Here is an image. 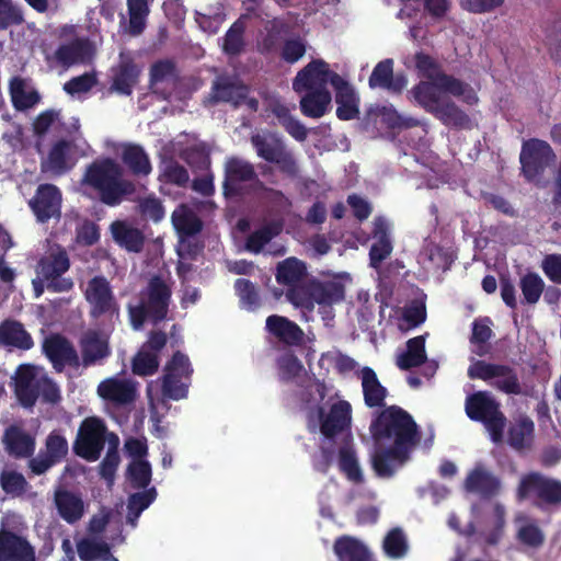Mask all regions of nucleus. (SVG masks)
<instances>
[{
    "mask_svg": "<svg viewBox=\"0 0 561 561\" xmlns=\"http://www.w3.org/2000/svg\"><path fill=\"white\" fill-rule=\"evenodd\" d=\"M82 183L95 191L101 203L110 207L119 205L136 193L135 183L124 178L122 165L108 157L90 163Z\"/></svg>",
    "mask_w": 561,
    "mask_h": 561,
    "instance_id": "nucleus-1",
    "label": "nucleus"
},
{
    "mask_svg": "<svg viewBox=\"0 0 561 561\" xmlns=\"http://www.w3.org/2000/svg\"><path fill=\"white\" fill-rule=\"evenodd\" d=\"M370 433L377 445L389 442L393 446L414 450L421 442L419 425L410 413L398 405L382 410L371 422Z\"/></svg>",
    "mask_w": 561,
    "mask_h": 561,
    "instance_id": "nucleus-2",
    "label": "nucleus"
},
{
    "mask_svg": "<svg viewBox=\"0 0 561 561\" xmlns=\"http://www.w3.org/2000/svg\"><path fill=\"white\" fill-rule=\"evenodd\" d=\"M415 67L419 73L425 78V81H420L410 91L415 102L421 101L419 96V88L424 83L432 87V93H447L456 98H462V101L468 105L478 103L479 98L473 89L466 82L451 75H447L434 57L425 53H416L414 56Z\"/></svg>",
    "mask_w": 561,
    "mask_h": 561,
    "instance_id": "nucleus-3",
    "label": "nucleus"
},
{
    "mask_svg": "<svg viewBox=\"0 0 561 561\" xmlns=\"http://www.w3.org/2000/svg\"><path fill=\"white\" fill-rule=\"evenodd\" d=\"M171 295V288L160 276L150 278L147 287L140 293L139 304L127 306L131 328L140 330L147 320L154 325L165 320Z\"/></svg>",
    "mask_w": 561,
    "mask_h": 561,
    "instance_id": "nucleus-4",
    "label": "nucleus"
},
{
    "mask_svg": "<svg viewBox=\"0 0 561 561\" xmlns=\"http://www.w3.org/2000/svg\"><path fill=\"white\" fill-rule=\"evenodd\" d=\"M557 154L546 140L529 138L519 152L520 175L527 183L543 188L548 184L547 171L554 165Z\"/></svg>",
    "mask_w": 561,
    "mask_h": 561,
    "instance_id": "nucleus-5",
    "label": "nucleus"
},
{
    "mask_svg": "<svg viewBox=\"0 0 561 561\" xmlns=\"http://www.w3.org/2000/svg\"><path fill=\"white\" fill-rule=\"evenodd\" d=\"M465 411L471 421L484 425L493 443L499 444L503 440L507 420L501 410V403L491 392L480 390L467 396Z\"/></svg>",
    "mask_w": 561,
    "mask_h": 561,
    "instance_id": "nucleus-6",
    "label": "nucleus"
},
{
    "mask_svg": "<svg viewBox=\"0 0 561 561\" xmlns=\"http://www.w3.org/2000/svg\"><path fill=\"white\" fill-rule=\"evenodd\" d=\"M254 183L257 190L288 201L282 191L266 187L259 179L254 165L242 158L229 157L224 165L222 193L227 198L243 197L249 193L248 184Z\"/></svg>",
    "mask_w": 561,
    "mask_h": 561,
    "instance_id": "nucleus-7",
    "label": "nucleus"
},
{
    "mask_svg": "<svg viewBox=\"0 0 561 561\" xmlns=\"http://www.w3.org/2000/svg\"><path fill=\"white\" fill-rule=\"evenodd\" d=\"M433 89L428 84H422L419 88L421 101L416 102L427 113L432 114L443 125L455 129H470L471 118L461 110L451 99L432 93Z\"/></svg>",
    "mask_w": 561,
    "mask_h": 561,
    "instance_id": "nucleus-8",
    "label": "nucleus"
},
{
    "mask_svg": "<svg viewBox=\"0 0 561 561\" xmlns=\"http://www.w3.org/2000/svg\"><path fill=\"white\" fill-rule=\"evenodd\" d=\"M70 268V259L67 251L57 247L42 256L36 265V275L45 280L46 288L51 293H67L73 288V280L64 277Z\"/></svg>",
    "mask_w": 561,
    "mask_h": 561,
    "instance_id": "nucleus-9",
    "label": "nucleus"
},
{
    "mask_svg": "<svg viewBox=\"0 0 561 561\" xmlns=\"http://www.w3.org/2000/svg\"><path fill=\"white\" fill-rule=\"evenodd\" d=\"M467 374L470 379L489 382L497 391L505 394L518 396L522 393L517 371L510 365L478 359L469 366Z\"/></svg>",
    "mask_w": 561,
    "mask_h": 561,
    "instance_id": "nucleus-10",
    "label": "nucleus"
},
{
    "mask_svg": "<svg viewBox=\"0 0 561 561\" xmlns=\"http://www.w3.org/2000/svg\"><path fill=\"white\" fill-rule=\"evenodd\" d=\"M84 299L89 306V316L92 319L102 317L118 318L121 306L115 297L110 280L103 275H95L87 282L83 290Z\"/></svg>",
    "mask_w": 561,
    "mask_h": 561,
    "instance_id": "nucleus-11",
    "label": "nucleus"
},
{
    "mask_svg": "<svg viewBox=\"0 0 561 561\" xmlns=\"http://www.w3.org/2000/svg\"><path fill=\"white\" fill-rule=\"evenodd\" d=\"M110 434L101 419L85 417L79 426L73 453L89 462L96 461L101 457L105 443H108Z\"/></svg>",
    "mask_w": 561,
    "mask_h": 561,
    "instance_id": "nucleus-12",
    "label": "nucleus"
},
{
    "mask_svg": "<svg viewBox=\"0 0 561 561\" xmlns=\"http://www.w3.org/2000/svg\"><path fill=\"white\" fill-rule=\"evenodd\" d=\"M516 497L519 502L534 497L536 504H561V481L545 477L539 472H529L522 477Z\"/></svg>",
    "mask_w": 561,
    "mask_h": 561,
    "instance_id": "nucleus-13",
    "label": "nucleus"
},
{
    "mask_svg": "<svg viewBox=\"0 0 561 561\" xmlns=\"http://www.w3.org/2000/svg\"><path fill=\"white\" fill-rule=\"evenodd\" d=\"M297 307L311 308L313 304L332 306L345 298V287L339 280L311 279L305 284V290H291Z\"/></svg>",
    "mask_w": 561,
    "mask_h": 561,
    "instance_id": "nucleus-14",
    "label": "nucleus"
},
{
    "mask_svg": "<svg viewBox=\"0 0 561 561\" xmlns=\"http://www.w3.org/2000/svg\"><path fill=\"white\" fill-rule=\"evenodd\" d=\"M192 374L193 368L187 355L181 351L174 352L164 368L161 385L162 396L175 401L186 398L188 383L182 381V379L190 380Z\"/></svg>",
    "mask_w": 561,
    "mask_h": 561,
    "instance_id": "nucleus-15",
    "label": "nucleus"
},
{
    "mask_svg": "<svg viewBox=\"0 0 561 561\" xmlns=\"http://www.w3.org/2000/svg\"><path fill=\"white\" fill-rule=\"evenodd\" d=\"M251 144L256 154L270 163L277 164L280 172L295 178L298 174V165L293 154L286 150L280 138L275 135H253Z\"/></svg>",
    "mask_w": 561,
    "mask_h": 561,
    "instance_id": "nucleus-16",
    "label": "nucleus"
},
{
    "mask_svg": "<svg viewBox=\"0 0 561 561\" xmlns=\"http://www.w3.org/2000/svg\"><path fill=\"white\" fill-rule=\"evenodd\" d=\"M59 38L69 39L55 51V59L62 67L84 62L93 55V43L87 36H77L76 25H64L59 30Z\"/></svg>",
    "mask_w": 561,
    "mask_h": 561,
    "instance_id": "nucleus-17",
    "label": "nucleus"
},
{
    "mask_svg": "<svg viewBox=\"0 0 561 561\" xmlns=\"http://www.w3.org/2000/svg\"><path fill=\"white\" fill-rule=\"evenodd\" d=\"M43 353L57 373L64 371L66 366L78 368L81 365L73 344L60 333H50L44 339Z\"/></svg>",
    "mask_w": 561,
    "mask_h": 561,
    "instance_id": "nucleus-18",
    "label": "nucleus"
},
{
    "mask_svg": "<svg viewBox=\"0 0 561 561\" xmlns=\"http://www.w3.org/2000/svg\"><path fill=\"white\" fill-rule=\"evenodd\" d=\"M413 450L389 445L377 446L371 456V466L377 477L392 478L410 460Z\"/></svg>",
    "mask_w": 561,
    "mask_h": 561,
    "instance_id": "nucleus-19",
    "label": "nucleus"
},
{
    "mask_svg": "<svg viewBox=\"0 0 561 561\" xmlns=\"http://www.w3.org/2000/svg\"><path fill=\"white\" fill-rule=\"evenodd\" d=\"M336 72L329 68L323 59H314L299 70L293 81V89L297 93L304 91L328 90L332 85V78Z\"/></svg>",
    "mask_w": 561,
    "mask_h": 561,
    "instance_id": "nucleus-20",
    "label": "nucleus"
},
{
    "mask_svg": "<svg viewBox=\"0 0 561 561\" xmlns=\"http://www.w3.org/2000/svg\"><path fill=\"white\" fill-rule=\"evenodd\" d=\"M249 92V87L238 76L220 75L213 81L210 99L215 104L227 103L237 108L245 102Z\"/></svg>",
    "mask_w": 561,
    "mask_h": 561,
    "instance_id": "nucleus-21",
    "label": "nucleus"
},
{
    "mask_svg": "<svg viewBox=\"0 0 561 561\" xmlns=\"http://www.w3.org/2000/svg\"><path fill=\"white\" fill-rule=\"evenodd\" d=\"M30 207L37 221L45 224L51 218L60 217L61 192L54 184H41L36 188L34 197L30 201Z\"/></svg>",
    "mask_w": 561,
    "mask_h": 561,
    "instance_id": "nucleus-22",
    "label": "nucleus"
},
{
    "mask_svg": "<svg viewBox=\"0 0 561 561\" xmlns=\"http://www.w3.org/2000/svg\"><path fill=\"white\" fill-rule=\"evenodd\" d=\"M318 414L320 432L328 439H333L337 434L347 431L351 426L352 408L345 400L333 403L328 413L320 407Z\"/></svg>",
    "mask_w": 561,
    "mask_h": 561,
    "instance_id": "nucleus-23",
    "label": "nucleus"
},
{
    "mask_svg": "<svg viewBox=\"0 0 561 561\" xmlns=\"http://www.w3.org/2000/svg\"><path fill=\"white\" fill-rule=\"evenodd\" d=\"M308 275L306 263L295 256L287 257L277 263L275 278L279 285L286 286L287 299L296 306L291 298V290H305V279Z\"/></svg>",
    "mask_w": 561,
    "mask_h": 561,
    "instance_id": "nucleus-24",
    "label": "nucleus"
},
{
    "mask_svg": "<svg viewBox=\"0 0 561 561\" xmlns=\"http://www.w3.org/2000/svg\"><path fill=\"white\" fill-rule=\"evenodd\" d=\"M335 91L336 116L341 121H352L359 116V96L353 85L340 75L332 78Z\"/></svg>",
    "mask_w": 561,
    "mask_h": 561,
    "instance_id": "nucleus-25",
    "label": "nucleus"
},
{
    "mask_svg": "<svg viewBox=\"0 0 561 561\" xmlns=\"http://www.w3.org/2000/svg\"><path fill=\"white\" fill-rule=\"evenodd\" d=\"M41 376L32 365H21L14 377V393L24 408H33L39 398Z\"/></svg>",
    "mask_w": 561,
    "mask_h": 561,
    "instance_id": "nucleus-26",
    "label": "nucleus"
},
{
    "mask_svg": "<svg viewBox=\"0 0 561 561\" xmlns=\"http://www.w3.org/2000/svg\"><path fill=\"white\" fill-rule=\"evenodd\" d=\"M393 65L394 62L391 58L379 61L368 78L369 88H379L390 93L400 94L407 87L408 79L402 72L394 75Z\"/></svg>",
    "mask_w": 561,
    "mask_h": 561,
    "instance_id": "nucleus-27",
    "label": "nucleus"
},
{
    "mask_svg": "<svg viewBox=\"0 0 561 561\" xmlns=\"http://www.w3.org/2000/svg\"><path fill=\"white\" fill-rule=\"evenodd\" d=\"M82 365L93 366L111 355L108 337L96 330L84 332L80 340Z\"/></svg>",
    "mask_w": 561,
    "mask_h": 561,
    "instance_id": "nucleus-28",
    "label": "nucleus"
},
{
    "mask_svg": "<svg viewBox=\"0 0 561 561\" xmlns=\"http://www.w3.org/2000/svg\"><path fill=\"white\" fill-rule=\"evenodd\" d=\"M112 71L113 78L111 91H115L126 96L131 95L135 85L139 81L141 68L130 56L121 54L119 61Z\"/></svg>",
    "mask_w": 561,
    "mask_h": 561,
    "instance_id": "nucleus-29",
    "label": "nucleus"
},
{
    "mask_svg": "<svg viewBox=\"0 0 561 561\" xmlns=\"http://www.w3.org/2000/svg\"><path fill=\"white\" fill-rule=\"evenodd\" d=\"M0 561H35V551L23 537L10 530L0 531Z\"/></svg>",
    "mask_w": 561,
    "mask_h": 561,
    "instance_id": "nucleus-30",
    "label": "nucleus"
},
{
    "mask_svg": "<svg viewBox=\"0 0 561 561\" xmlns=\"http://www.w3.org/2000/svg\"><path fill=\"white\" fill-rule=\"evenodd\" d=\"M463 488L469 493L491 499L500 492L501 481L491 471L478 465L467 474Z\"/></svg>",
    "mask_w": 561,
    "mask_h": 561,
    "instance_id": "nucleus-31",
    "label": "nucleus"
},
{
    "mask_svg": "<svg viewBox=\"0 0 561 561\" xmlns=\"http://www.w3.org/2000/svg\"><path fill=\"white\" fill-rule=\"evenodd\" d=\"M2 443L8 455L15 459L32 457L36 447L35 437L18 425L5 428Z\"/></svg>",
    "mask_w": 561,
    "mask_h": 561,
    "instance_id": "nucleus-32",
    "label": "nucleus"
},
{
    "mask_svg": "<svg viewBox=\"0 0 561 561\" xmlns=\"http://www.w3.org/2000/svg\"><path fill=\"white\" fill-rule=\"evenodd\" d=\"M54 504L58 515L70 525L78 523L84 515V502L81 494L64 486L55 489Z\"/></svg>",
    "mask_w": 561,
    "mask_h": 561,
    "instance_id": "nucleus-33",
    "label": "nucleus"
},
{
    "mask_svg": "<svg viewBox=\"0 0 561 561\" xmlns=\"http://www.w3.org/2000/svg\"><path fill=\"white\" fill-rule=\"evenodd\" d=\"M265 328L270 334L285 345L298 346L304 341L305 333L302 329L296 322L284 316H268L266 318Z\"/></svg>",
    "mask_w": 561,
    "mask_h": 561,
    "instance_id": "nucleus-34",
    "label": "nucleus"
},
{
    "mask_svg": "<svg viewBox=\"0 0 561 561\" xmlns=\"http://www.w3.org/2000/svg\"><path fill=\"white\" fill-rule=\"evenodd\" d=\"M337 561H377L373 551L360 539L342 535L333 542Z\"/></svg>",
    "mask_w": 561,
    "mask_h": 561,
    "instance_id": "nucleus-35",
    "label": "nucleus"
},
{
    "mask_svg": "<svg viewBox=\"0 0 561 561\" xmlns=\"http://www.w3.org/2000/svg\"><path fill=\"white\" fill-rule=\"evenodd\" d=\"M98 394L116 404H128L135 400L136 388L128 380L112 377L100 382Z\"/></svg>",
    "mask_w": 561,
    "mask_h": 561,
    "instance_id": "nucleus-36",
    "label": "nucleus"
},
{
    "mask_svg": "<svg viewBox=\"0 0 561 561\" xmlns=\"http://www.w3.org/2000/svg\"><path fill=\"white\" fill-rule=\"evenodd\" d=\"M360 380L365 404L368 408L385 407L388 390L379 381L376 371L371 367H363L360 370Z\"/></svg>",
    "mask_w": 561,
    "mask_h": 561,
    "instance_id": "nucleus-37",
    "label": "nucleus"
},
{
    "mask_svg": "<svg viewBox=\"0 0 561 561\" xmlns=\"http://www.w3.org/2000/svg\"><path fill=\"white\" fill-rule=\"evenodd\" d=\"M0 344L27 351L33 347L34 342L21 322L4 320L0 323Z\"/></svg>",
    "mask_w": 561,
    "mask_h": 561,
    "instance_id": "nucleus-38",
    "label": "nucleus"
},
{
    "mask_svg": "<svg viewBox=\"0 0 561 561\" xmlns=\"http://www.w3.org/2000/svg\"><path fill=\"white\" fill-rule=\"evenodd\" d=\"M81 561H118L111 551V546L94 537H83L76 543Z\"/></svg>",
    "mask_w": 561,
    "mask_h": 561,
    "instance_id": "nucleus-39",
    "label": "nucleus"
},
{
    "mask_svg": "<svg viewBox=\"0 0 561 561\" xmlns=\"http://www.w3.org/2000/svg\"><path fill=\"white\" fill-rule=\"evenodd\" d=\"M122 162L136 176H147L151 173L152 167L149 156L138 144H126L122 148Z\"/></svg>",
    "mask_w": 561,
    "mask_h": 561,
    "instance_id": "nucleus-40",
    "label": "nucleus"
},
{
    "mask_svg": "<svg viewBox=\"0 0 561 561\" xmlns=\"http://www.w3.org/2000/svg\"><path fill=\"white\" fill-rule=\"evenodd\" d=\"M299 106L304 116L320 118L324 116L332 101L329 90L304 91Z\"/></svg>",
    "mask_w": 561,
    "mask_h": 561,
    "instance_id": "nucleus-41",
    "label": "nucleus"
},
{
    "mask_svg": "<svg viewBox=\"0 0 561 561\" xmlns=\"http://www.w3.org/2000/svg\"><path fill=\"white\" fill-rule=\"evenodd\" d=\"M114 241L129 252L138 253L142 250L145 237L142 232L125 221H114L111 225Z\"/></svg>",
    "mask_w": 561,
    "mask_h": 561,
    "instance_id": "nucleus-42",
    "label": "nucleus"
},
{
    "mask_svg": "<svg viewBox=\"0 0 561 561\" xmlns=\"http://www.w3.org/2000/svg\"><path fill=\"white\" fill-rule=\"evenodd\" d=\"M427 359L425 351V336L417 335L408 340L405 352L397 357V366L401 370H409L411 368L420 367Z\"/></svg>",
    "mask_w": 561,
    "mask_h": 561,
    "instance_id": "nucleus-43",
    "label": "nucleus"
},
{
    "mask_svg": "<svg viewBox=\"0 0 561 561\" xmlns=\"http://www.w3.org/2000/svg\"><path fill=\"white\" fill-rule=\"evenodd\" d=\"M515 523L519 524L516 531L518 542L534 549L540 548L543 545L546 537L536 520L519 514L515 517Z\"/></svg>",
    "mask_w": 561,
    "mask_h": 561,
    "instance_id": "nucleus-44",
    "label": "nucleus"
},
{
    "mask_svg": "<svg viewBox=\"0 0 561 561\" xmlns=\"http://www.w3.org/2000/svg\"><path fill=\"white\" fill-rule=\"evenodd\" d=\"M287 25L279 20L267 21L264 25V33L257 41V51L262 55L275 53L283 41Z\"/></svg>",
    "mask_w": 561,
    "mask_h": 561,
    "instance_id": "nucleus-45",
    "label": "nucleus"
},
{
    "mask_svg": "<svg viewBox=\"0 0 561 561\" xmlns=\"http://www.w3.org/2000/svg\"><path fill=\"white\" fill-rule=\"evenodd\" d=\"M282 220H271L263 227L251 232L245 240V250L259 254L263 248L283 231Z\"/></svg>",
    "mask_w": 561,
    "mask_h": 561,
    "instance_id": "nucleus-46",
    "label": "nucleus"
},
{
    "mask_svg": "<svg viewBox=\"0 0 561 561\" xmlns=\"http://www.w3.org/2000/svg\"><path fill=\"white\" fill-rule=\"evenodd\" d=\"M71 145L69 141L58 140L49 150L47 157L48 170L61 175L71 170L73 163L70 161Z\"/></svg>",
    "mask_w": 561,
    "mask_h": 561,
    "instance_id": "nucleus-47",
    "label": "nucleus"
},
{
    "mask_svg": "<svg viewBox=\"0 0 561 561\" xmlns=\"http://www.w3.org/2000/svg\"><path fill=\"white\" fill-rule=\"evenodd\" d=\"M534 431L535 424L529 417H519L508 428V445L516 450L524 449L531 443Z\"/></svg>",
    "mask_w": 561,
    "mask_h": 561,
    "instance_id": "nucleus-48",
    "label": "nucleus"
},
{
    "mask_svg": "<svg viewBox=\"0 0 561 561\" xmlns=\"http://www.w3.org/2000/svg\"><path fill=\"white\" fill-rule=\"evenodd\" d=\"M382 549L390 559L404 558L409 551V542L403 529L400 527L390 529L383 538Z\"/></svg>",
    "mask_w": 561,
    "mask_h": 561,
    "instance_id": "nucleus-49",
    "label": "nucleus"
},
{
    "mask_svg": "<svg viewBox=\"0 0 561 561\" xmlns=\"http://www.w3.org/2000/svg\"><path fill=\"white\" fill-rule=\"evenodd\" d=\"M119 439L118 436L114 433H111L108 436V448L105 454V457L100 462V476L106 481L112 482L117 467L121 462L119 451Z\"/></svg>",
    "mask_w": 561,
    "mask_h": 561,
    "instance_id": "nucleus-50",
    "label": "nucleus"
},
{
    "mask_svg": "<svg viewBox=\"0 0 561 561\" xmlns=\"http://www.w3.org/2000/svg\"><path fill=\"white\" fill-rule=\"evenodd\" d=\"M153 0H127L129 14V33L134 36L144 32L146 19L150 12L149 3Z\"/></svg>",
    "mask_w": 561,
    "mask_h": 561,
    "instance_id": "nucleus-51",
    "label": "nucleus"
},
{
    "mask_svg": "<svg viewBox=\"0 0 561 561\" xmlns=\"http://www.w3.org/2000/svg\"><path fill=\"white\" fill-rule=\"evenodd\" d=\"M172 221L181 239L196 236L203 229V221L201 218L188 209H184L180 214L173 213Z\"/></svg>",
    "mask_w": 561,
    "mask_h": 561,
    "instance_id": "nucleus-52",
    "label": "nucleus"
},
{
    "mask_svg": "<svg viewBox=\"0 0 561 561\" xmlns=\"http://www.w3.org/2000/svg\"><path fill=\"white\" fill-rule=\"evenodd\" d=\"M127 479L134 489H149L152 471L151 465L147 460H135L128 465Z\"/></svg>",
    "mask_w": 561,
    "mask_h": 561,
    "instance_id": "nucleus-53",
    "label": "nucleus"
},
{
    "mask_svg": "<svg viewBox=\"0 0 561 561\" xmlns=\"http://www.w3.org/2000/svg\"><path fill=\"white\" fill-rule=\"evenodd\" d=\"M0 486L12 497L22 496L28 488L25 477L15 470H3L0 473Z\"/></svg>",
    "mask_w": 561,
    "mask_h": 561,
    "instance_id": "nucleus-54",
    "label": "nucleus"
},
{
    "mask_svg": "<svg viewBox=\"0 0 561 561\" xmlns=\"http://www.w3.org/2000/svg\"><path fill=\"white\" fill-rule=\"evenodd\" d=\"M519 288L525 302L528 305H535L539 301L542 295L545 282L538 274L529 272L520 277Z\"/></svg>",
    "mask_w": 561,
    "mask_h": 561,
    "instance_id": "nucleus-55",
    "label": "nucleus"
},
{
    "mask_svg": "<svg viewBox=\"0 0 561 561\" xmlns=\"http://www.w3.org/2000/svg\"><path fill=\"white\" fill-rule=\"evenodd\" d=\"M339 465L347 478L354 482L363 481V473L359 468L354 449L348 445H343L339 450Z\"/></svg>",
    "mask_w": 561,
    "mask_h": 561,
    "instance_id": "nucleus-56",
    "label": "nucleus"
},
{
    "mask_svg": "<svg viewBox=\"0 0 561 561\" xmlns=\"http://www.w3.org/2000/svg\"><path fill=\"white\" fill-rule=\"evenodd\" d=\"M244 24L240 21H236L229 30L226 32L224 37V51L229 56H238L244 49Z\"/></svg>",
    "mask_w": 561,
    "mask_h": 561,
    "instance_id": "nucleus-57",
    "label": "nucleus"
},
{
    "mask_svg": "<svg viewBox=\"0 0 561 561\" xmlns=\"http://www.w3.org/2000/svg\"><path fill=\"white\" fill-rule=\"evenodd\" d=\"M159 368L158 354L141 350L133 358L131 370L137 376H151Z\"/></svg>",
    "mask_w": 561,
    "mask_h": 561,
    "instance_id": "nucleus-58",
    "label": "nucleus"
},
{
    "mask_svg": "<svg viewBox=\"0 0 561 561\" xmlns=\"http://www.w3.org/2000/svg\"><path fill=\"white\" fill-rule=\"evenodd\" d=\"M234 289L241 304L251 311L260 307V296L255 285L245 278H238L234 283Z\"/></svg>",
    "mask_w": 561,
    "mask_h": 561,
    "instance_id": "nucleus-59",
    "label": "nucleus"
},
{
    "mask_svg": "<svg viewBox=\"0 0 561 561\" xmlns=\"http://www.w3.org/2000/svg\"><path fill=\"white\" fill-rule=\"evenodd\" d=\"M141 492H136L129 495L127 501V510L134 512V516H140L157 499V489L151 486L142 489Z\"/></svg>",
    "mask_w": 561,
    "mask_h": 561,
    "instance_id": "nucleus-60",
    "label": "nucleus"
},
{
    "mask_svg": "<svg viewBox=\"0 0 561 561\" xmlns=\"http://www.w3.org/2000/svg\"><path fill=\"white\" fill-rule=\"evenodd\" d=\"M68 442L57 430L51 431L45 440V453L60 462L68 455Z\"/></svg>",
    "mask_w": 561,
    "mask_h": 561,
    "instance_id": "nucleus-61",
    "label": "nucleus"
},
{
    "mask_svg": "<svg viewBox=\"0 0 561 561\" xmlns=\"http://www.w3.org/2000/svg\"><path fill=\"white\" fill-rule=\"evenodd\" d=\"M23 22L24 16L20 7L14 5L12 0H0V31L12 25H21Z\"/></svg>",
    "mask_w": 561,
    "mask_h": 561,
    "instance_id": "nucleus-62",
    "label": "nucleus"
},
{
    "mask_svg": "<svg viewBox=\"0 0 561 561\" xmlns=\"http://www.w3.org/2000/svg\"><path fill=\"white\" fill-rule=\"evenodd\" d=\"M161 176L165 183L185 187L190 181V175L185 167L175 160L165 163Z\"/></svg>",
    "mask_w": 561,
    "mask_h": 561,
    "instance_id": "nucleus-63",
    "label": "nucleus"
},
{
    "mask_svg": "<svg viewBox=\"0 0 561 561\" xmlns=\"http://www.w3.org/2000/svg\"><path fill=\"white\" fill-rule=\"evenodd\" d=\"M279 378L283 381H290L299 376L302 365L294 354H286L277 359Z\"/></svg>",
    "mask_w": 561,
    "mask_h": 561,
    "instance_id": "nucleus-64",
    "label": "nucleus"
}]
</instances>
